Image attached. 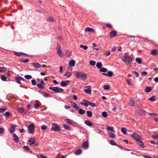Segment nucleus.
<instances>
[{
	"label": "nucleus",
	"mask_w": 158,
	"mask_h": 158,
	"mask_svg": "<svg viewBox=\"0 0 158 158\" xmlns=\"http://www.w3.org/2000/svg\"><path fill=\"white\" fill-rule=\"evenodd\" d=\"M75 76L77 77L81 78L83 81L86 80L87 77L85 73H84L81 72H76Z\"/></svg>",
	"instance_id": "nucleus-1"
},
{
	"label": "nucleus",
	"mask_w": 158,
	"mask_h": 158,
	"mask_svg": "<svg viewBox=\"0 0 158 158\" xmlns=\"http://www.w3.org/2000/svg\"><path fill=\"white\" fill-rule=\"evenodd\" d=\"M122 60L126 64L130 63L132 61V58L129 56H127V55H124V58H123Z\"/></svg>",
	"instance_id": "nucleus-2"
},
{
	"label": "nucleus",
	"mask_w": 158,
	"mask_h": 158,
	"mask_svg": "<svg viewBox=\"0 0 158 158\" xmlns=\"http://www.w3.org/2000/svg\"><path fill=\"white\" fill-rule=\"evenodd\" d=\"M49 89L56 93L61 92L63 90V89L57 87H49Z\"/></svg>",
	"instance_id": "nucleus-3"
},
{
	"label": "nucleus",
	"mask_w": 158,
	"mask_h": 158,
	"mask_svg": "<svg viewBox=\"0 0 158 158\" xmlns=\"http://www.w3.org/2000/svg\"><path fill=\"white\" fill-rule=\"evenodd\" d=\"M51 129L54 131H60L61 130L60 127L57 124L55 123L52 124V128Z\"/></svg>",
	"instance_id": "nucleus-4"
},
{
	"label": "nucleus",
	"mask_w": 158,
	"mask_h": 158,
	"mask_svg": "<svg viewBox=\"0 0 158 158\" xmlns=\"http://www.w3.org/2000/svg\"><path fill=\"white\" fill-rule=\"evenodd\" d=\"M84 91L87 94H90L91 93V87L90 86H87L84 87Z\"/></svg>",
	"instance_id": "nucleus-5"
},
{
	"label": "nucleus",
	"mask_w": 158,
	"mask_h": 158,
	"mask_svg": "<svg viewBox=\"0 0 158 158\" xmlns=\"http://www.w3.org/2000/svg\"><path fill=\"white\" fill-rule=\"evenodd\" d=\"M131 136L134 139L136 142H137L141 138L140 136L136 133L134 132Z\"/></svg>",
	"instance_id": "nucleus-6"
},
{
	"label": "nucleus",
	"mask_w": 158,
	"mask_h": 158,
	"mask_svg": "<svg viewBox=\"0 0 158 158\" xmlns=\"http://www.w3.org/2000/svg\"><path fill=\"white\" fill-rule=\"evenodd\" d=\"M28 129L30 134H31L34 131V124H31L29 125L28 127Z\"/></svg>",
	"instance_id": "nucleus-7"
},
{
	"label": "nucleus",
	"mask_w": 158,
	"mask_h": 158,
	"mask_svg": "<svg viewBox=\"0 0 158 158\" xmlns=\"http://www.w3.org/2000/svg\"><path fill=\"white\" fill-rule=\"evenodd\" d=\"M69 83V80L62 81L60 83V85L62 87H65Z\"/></svg>",
	"instance_id": "nucleus-8"
},
{
	"label": "nucleus",
	"mask_w": 158,
	"mask_h": 158,
	"mask_svg": "<svg viewBox=\"0 0 158 158\" xmlns=\"http://www.w3.org/2000/svg\"><path fill=\"white\" fill-rule=\"evenodd\" d=\"M70 67H69L67 69L66 73L64 74V76L67 77H70L72 76L71 72H69L68 70V69L70 68Z\"/></svg>",
	"instance_id": "nucleus-9"
},
{
	"label": "nucleus",
	"mask_w": 158,
	"mask_h": 158,
	"mask_svg": "<svg viewBox=\"0 0 158 158\" xmlns=\"http://www.w3.org/2000/svg\"><path fill=\"white\" fill-rule=\"evenodd\" d=\"M83 100L84 103H81V104L86 107H88L89 105V102L85 99H83Z\"/></svg>",
	"instance_id": "nucleus-10"
},
{
	"label": "nucleus",
	"mask_w": 158,
	"mask_h": 158,
	"mask_svg": "<svg viewBox=\"0 0 158 158\" xmlns=\"http://www.w3.org/2000/svg\"><path fill=\"white\" fill-rule=\"evenodd\" d=\"M82 147L83 148L87 149L88 148L89 146V143L88 141H86L83 142L82 143Z\"/></svg>",
	"instance_id": "nucleus-11"
},
{
	"label": "nucleus",
	"mask_w": 158,
	"mask_h": 158,
	"mask_svg": "<svg viewBox=\"0 0 158 158\" xmlns=\"http://www.w3.org/2000/svg\"><path fill=\"white\" fill-rule=\"evenodd\" d=\"M28 142L30 145H31L35 143V140L34 138H31L29 139Z\"/></svg>",
	"instance_id": "nucleus-12"
},
{
	"label": "nucleus",
	"mask_w": 158,
	"mask_h": 158,
	"mask_svg": "<svg viewBox=\"0 0 158 158\" xmlns=\"http://www.w3.org/2000/svg\"><path fill=\"white\" fill-rule=\"evenodd\" d=\"M102 75L109 77H112L113 75V73L112 72L109 71L107 73H103Z\"/></svg>",
	"instance_id": "nucleus-13"
},
{
	"label": "nucleus",
	"mask_w": 158,
	"mask_h": 158,
	"mask_svg": "<svg viewBox=\"0 0 158 158\" xmlns=\"http://www.w3.org/2000/svg\"><path fill=\"white\" fill-rule=\"evenodd\" d=\"M15 128V126L14 125H12L11 126V127L10 128L9 131L11 134L13 133L14 132Z\"/></svg>",
	"instance_id": "nucleus-14"
},
{
	"label": "nucleus",
	"mask_w": 158,
	"mask_h": 158,
	"mask_svg": "<svg viewBox=\"0 0 158 158\" xmlns=\"http://www.w3.org/2000/svg\"><path fill=\"white\" fill-rule=\"evenodd\" d=\"M129 104L131 106H135L134 101L133 98H131L129 99Z\"/></svg>",
	"instance_id": "nucleus-15"
},
{
	"label": "nucleus",
	"mask_w": 158,
	"mask_h": 158,
	"mask_svg": "<svg viewBox=\"0 0 158 158\" xmlns=\"http://www.w3.org/2000/svg\"><path fill=\"white\" fill-rule=\"evenodd\" d=\"M138 143L139 146L141 148H144L145 146L143 143V142L140 139L137 142Z\"/></svg>",
	"instance_id": "nucleus-16"
},
{
	"label": "nucleus",
	"mask_w": 158,
	"mask_h": 158,
	"mask_svg": "<svg viewBox=\"0 0 158 158\" xmlns=\"http://www.w3.org/2000/svg\"><path fill=\"white\" fill-rule=\"evenodd\" d=\"M150 54L152 55H156L158 54V50L156 49H153L150 52Z\"/></svg>",
	"instance_id": "nucleus-17"
},
{
	"label": "nucleus",
	"mask_w": 158,
	"mask_h": 158,
	"mask_svg": "<svg viewBox=\"0 0 158 158\" xmlns=\"http://www.w3.org/2000/svg\"><path fill=\"white\" fill-rule=\"evenodd\" d=\"M13 137H14V140L16 143H18L19 142L18 137L15 134L13 135Z\"/></svg>",
	"instance_id": "nucleus-18"
},
{
	"label": "nucleus",
	"mask_w": 158,
	"mask_h": 158,
	"mask_svg": "<svg viewBox=\"0 0 158 158\" xmlns=\"http://www.w3.org/2000/svg\"><path fill=\"white\" fill-rule=\"evenodd\" d=\"M106 130L107 131H110L114 133L115 132L113 127H107Z\"/></svg>",
	"instance_id": "nucleus-19"
},
{
	"label": "nucleus",
	"mask_w": 158,
	"mask_h": 158,
	"mask_svg": "<svg viewBox=\"0 0 158 158\" xmlns=\"http://www.w3.org/2000/svg\"><path fill=\"white\" fill-rule=\"evenodd\" d=\"M109 34L110 37L112 38L115 36L116 35V33L115 31H113L110 32Z\"/></svg>",
	"instance_id": "nucleus-20"
},
{
	"label": "nucleus",
	"mask_w": 158,
	"mask_h": 158,
	"mask_svg": "<svg viewBox=\"0 0 158 158\" xmlns=\"http://www.w3.org/2000/svg\"><path fill=\"white\" fill-rule=\"evenodd\" d=\"M85 31H88L89 32H93L94 31V30L91 28L87 27L85 29Z\"/></svg>",
	"instance_id": "nucleus-21"
},
{
	"label": "nucleus",
	"mask_w": 158,
	"mask_h": 158,
	"mask_svg": "<svg viewBox=\"0 0 158 158\" xmlns=\"http://www.w3.org/2000/svg\"><path fill=\"white\" fill-rule=\"evenodd\" d=\"M85 123L89 127L92 126L93 125L92 123L90 122V121L88 120H85Z\"/></svg>",
	"instance_id": "nucleus-22"
},
{
	"label": "nucleus",
	"mask_w": 158,
	"mask_h": 158,
	"mask_svg": "<svg viewBox=\"0 0 158 158\" xmlns=\"http://www.w3.org/2000/svg\"><path fill=\"white\" fill-rule=\"evenodd\" d=\"M31 64L36 69L40 67V64L38 63L33 62L31 63Z\"/></svg>",
	"instance_id": "nucleus-23"
},
{
	"label": "nucleus",
	"mask_w": 158,
	"mask_h": 158,
	"mask_svg": "<svg viewBox=\"0 0 158 158\" xmlns=\"http://www.w3.org/2000/svg\"><path fill=\"white\" fill-rule=\"evenodd\" d=\"M121 131L124 134L126 135L127 134V130L125 127H122L121 129Z\"/></svg>",
	"instance_id": "nucleus-24"
},
{
	"label": "nucleus",
	"mask_w": 158,
	"mask_h": 158,
	"mask_svg": "<svg viewBox=\"0 0 158 158\" xmlns=\"http://www.w3.org/2000/svg\"><path fill=\"white\" fill-rule=\"evenodd\" d=\"M75 61L73 60H71L69 61V64L71 66H74L75 64Z\"/></svg>",
	"instance_id": "nucleus-25"
},
{
	"label": "nucleus",
	"mask_w": 158,
	"mask_h": 158,
	"mask_svg": "<svg viewBox=\"0 0 158 158\" xmlns=\"http://www.w3.org/2000/svg\"><path fill=\"white\" fill-rule=\"evenodd\" d=\"M108 134L110 138H114L115 137V135L111 132H108Z\"/></svg>",
	"instance_id": "nucleus-26"
},
{
	"label": "nucleus",
	"mask_w": 158,
	"mask_h": 158,
	"mask_svg": "<svg viewBox=\"0 0 158 158\" xmlns=\"http://www.w3.org/2000/svg\"><path fill=\"white\" fill-rule=\"evenodd\" d=\"M85 110L82 109H80L79 110L78 113L80 114H83L85 113Z\"/></svg>",
	"instance_id": "nucleus-27"
},
{
	"label": "nucleus",
	"mask_w": 158,
	"mask_h": 158,
	"mask_svg": "<svg viewBox=\"0 0 158 158\" xmlns=\"http://www.w3.org/2000/svg\"><path fill=\"white\" fill-rule=\"evenodd\" d=\"M40 93L45 97H49L50 95L45 92H40Z\"/></svg>",
	"instance_id": "nucleus-28"
},
{
	"label": "nucleus",
	"mask_w": 158,
	"mask_h": 158,
	"mask_svg": "<svg viewBox=\"0 0 158 158\" xmlns=\"http://www.w3.org/2000/svg\"><path fill=\"white\" fill-rule=\"evenodd\" d=\"M156 96H153L152 97L148 99V100L151 102L155 101H156Z\"/></svg>",
	"instance_id": "nucleus-29"
},
{
	"label": "nucleus",
	"mask_w": 158,
	"mask_h": 158,
	"mask_svg": "<svg viewBox=\"0 0 158 158\" xmlns=\"http://www.w3.org/2000/svg\"><path fill=\"white\" fill-rule=\"evenodd\" d=\"M136 61L139 64H140L142 63V60L140 58H136L135 59Z\"/></svg>",
	"instance_id": "nucleus-30"
},
{
	"label": "nucleus",
	"mask_w": 158,
	"mask_h": 158,
	"mask_svg": "<svg viewBox=\"0 0 158 158\" xmlns=\"http://www.w3.org/2000/svg\"><path fill=\"white\" fill-rule=\"evenodd\" d=\"M66 122L69 124V125H72L73 124V121L72 120L69 119H65Z\"/></svg>",
	"instance_id": "nucleus-31"
},
{
	"label": "nucleus",
	"mask_w": 158,
	"mask_h": 158,
	"mask_svg": "<svg viewBox=\"0 0 158 158\" xmlns=\"http://www.w3.org/2000/svg\"><path fill=\"white\" fill-rule=\"evenodd\" d=\"M96 67L98 69H100L102 66V63L101 62H98L96 64Z\"/></svg>",
	"instance_id": "nucleus-32"
},
{
	"label": "nucleus",
	"mask_w": 158,
	"mask_h": 158,
	"mask_svg": "<svg viewBox=\"0 0 158 158\" xmlns=\"http://www.w3.org/2000/svg\"><path fill=\"white\" fill-rule=\"evenodd\" d=\"M87 115L89 117H91L92 116V113L89 111H86Z\"/></svg>",
	"instance_id": "nucleus-33"
},
{
	"label": "nucleus",
	"mask_w": 158,
	"mask_h": 158,
	"mask_svg": "<svg viewBox=\"0 0 158 158\" xmlns=\"http://www.w3.org/2000/svg\"><path fill=\"white\" fill-rule=\"evenodd\" d=\"M107 71H108V70L107 69L104 68H101L99 70L100 71L103 73H105Z\"/></svg>",
	"instance_id": "nucleus-34"
},
{
	"label": "nucleus",
	"mask_w": 158,
	"mask_h": 158,
	"mask_svg": "<svg viewBox=\"0 0 158 158\" xmlns=\"http://www.w3.org/2000/svg\"><path fill=\"white\" fill-rule=\"evenodd\" d=\"M82 151L80 149H78L75 152V154L76 155H78L81 153Z\"/></svg>",
	"instance_id": "nucleus-35"
},
{
	"label": "nucleus",
	"mask_w": 158,
	"mask_h": 158,
	"mask_svg": "<svg viewBox=\"0 0 158 158\" xmlns=\"http://www.w3.org/2000/svg\"><path fill=\"white\" fill-rule=\"evenodd\" d=\"M152 90V88L151 87H147L145 90V92L146 93H149Z\"/></svg>",
	"instance_id": "nucleus-36"
},
{
	"label": "nucleus",
	"mask_w": 158,
	"mask_h": 158,
	"mask_svg": "<svg viewBox=\"0 0 158 158\" xmlns=\"http://www.w3.org/2000/svg\"><path fill=\"white\" fill-rule=\"evenodd\" d=\"M44 85V83L43 79H41L40 80V89L43 88H44V86H43V85Z\"/></svg>",
	"instance_id": "nucleus-37"
},
{
	"label": "nucleus",
	"mask_w": 158,
	"mask_h": 158,
	"mask_svg": "<svg viewBox=\"0 0 158 158\" xmlns=\"http://www.w3.org/2000/svg\"><path fill=\"white\" fill-rule=\"evenodd\" d=\"M1 79L2 81H6L7 78L5 76L3 75H2L1 76Z\"/></svg>",
	"instance_id": "nucleus-38"
},
{
	"label": "nucleus",
	"mask_w": 158,
	"mask_h": 158,
	"mask_svg": "<svg viewBox=\"0 0 158 158\" xmlns=\"http://www.w3.org/2000/svg\"><path fill=\"white\" fill-rule=\"evenodd\" d=\"M7 108L6 107H4L3 108H0V113H3L5 111Z\"/></svg>",
	"instance_id": "nucleus-39"
},
{
	"label": "nucleus",
	"mask_w": 158,
	"mask_h": 158,
	"mask_svg": "<svg viewBox=\"0 0 158 158\" xmlns=\"http://www.w3.org/2000/svg\"><path fill=\"white\" fill-rule=\"evenodd\" d=\"M63 127L65 129L67 130L70 129V127L69 126L65 124H64Z\"/></svg>",
	"instance_id": "nucleus-40"
},
{
	"label": "nucleus",
	"mask_w": 158,
	"mask_h": 158,
	"mask_svg": "<svg viewBox=\"0 0 158 158\" xmlns=\"http://www.w3.org/2000/svg\"><path fill=\"white\" fill-rule=\"evenodd\" d=\"M80 47L85 50H86L88 48V47L87 46L83 45L82 44L80 45Z\"/></svg>",
	"instance_id": "nucleus-41"
},
{
	"label": "nucleus",
	"mask_w": 158,
	"mask_h": 158,
	"mask_svg": "<svg viewBox=\"0 0 158 158\" xmlns=\"http://www.w3.org/2000/svg\"><path fill=\"white\" fill-rule=\"evenodd\" d=\"M18 111L20 113H23L24 111V109L22 107L19 108L18 109Z\"/></svg>",
	"instance_id": "nucleus-42"
},
{
	"label": "nucleus",
	"mask_w": 158,
	"mask_h": 158,
	"mask_svg": "<svg viewBox=\"0 0 158 158\" xmlns=\"http://www.w3.org/2000/svg\"><path fill=\"white\" fill-rule=\"evenodd\" d=\"M89 64L92 66H94L95 65L96 62L93 60H90L89 63Z\"/></svg>",
	"instance_id": "nucleus-43"
},
{
	"label": "nucleus",
	"mask_w": 158,
	"mask_h": 158,
	"mask_svg": "<svg viewBox=\"0 0 158 158\" xmlns=\"http://www.w3.org/2000/svg\"><path fill=\"white\" fill-rule=\"evenodd\" d=\"M57 53L60 57H62L63 55H62V52L61 50H60H60L57 51Z\"/></svg>",
	"instance_id": "nucleus-44"
},
{
	"label": "nucleus",
	"mask_w": 158,
	"mask_h": 158,
	"mask_svg": "<svg viewBox=\"0 0 158 158\" xmlns=\"http://www.w3.org/2000/svg\"><path fill=\"white\" fill-rule=\"evenodd\" d=\"M110 143L112 145H116V143L113 140H111L110 141Z\"/></svg>",
	"instance_id": "nucleus-45"
},
{
	"label": "nucleus",
	"mask_w": 158,
	"mask_h": 158,
	"mask_svg": "<svg viewBox=\"0 0 158 158\" xmlns=\"http://www.w3.org/2000/svg\"><path fill=\"white\" fill-rule=\"evenodd\" d=\"M103 87L105 90H108L110 88V86L108 85H105Z\"/></svg>",
	"instance_id": "nucleus-46"
},
{
	"label": "nucleus",
	"mask_w": 158,
	"mask_h": 158,
	"mask_svg": "<svg viewBox=\"0 0 158 158\" xmlns=\"http://www.w3.org/2000/svg\"><path fill=\"white\" fill-rule=\"evenodd\" d=\"M47 21L49 22H53L54 21L52 17H50L47 19Z\"/></svg>",
	"instance_id": "nucleus-47"
},
{
	"label": "nucleus",
	"mask_w": 158,
	"mask_h": 158,
	"mask_svg": "<svg viewBox=\"0 0 158 158\" xmlns=\"http://www.w3.org/2000/svg\"><path fill=\"white\" fill-rule=\"evenodd\" d=\"M102 116L104 118L106 117L107 116V113L105 111L103 112L102 113Z\"/></svg>",
	"instance_id": "nucleus-48"
},
{
	"label": "nucleus",
	"mask_w": 158,
	"mask_h": 158,
	"mask_svg": "<svg viewBox=\"0 0 158 158\" xmlns=\"http://www.w3.org/2000/svg\"><path fill=\"white\" fill-rule=\"evenodd\" d=\"M110 54V52L109 51H106L104 53V54L106 56H109Z\"/></svg>",
	"instance_id": "nucleus-49"
},
{
	"label": "nucleus",
	"mask_w": 158,
	"mask_h": 158,
	"mask_svg": "<svg viewBox=\"0 0 158 158\" xmlns=\"http://www.w3.org/2000/svg\"><path fill=\"white\" fill-rule=\"evenodd\" d=\"M24 77L27 79H29L32 78V77L30 75H26L24 76Z\"/></svg>",
	"instance_id": "nucleus-50"
},
{
	"label": "nucleus",
	"mask_w": 158,
	"mask_h": 158,
	"mask_svg": "<svg viewBox=\"0 0 158 158\" xmlns=\"http://www.w3.org/2000/svg\"><path fill=\"white\" fill-rule=\"evenodd\" d=\"M23 149L27 151H28L30 150V148L27 146H24L23 147Z\"/></svg>",
	"instance_id": "nucleus-51"
},
{
	"label": "nucleus",
	"mask_w": 158,
	"mask_h": 158,
	"mask_svg": "<svg viewBox=\"0 0 158 158\" xmlns=\"http://www.w3.org/2000/svg\"><path fill=\"white\" fill-rule=\"evenodd\" d=\"M133 74L136 77H138L139 76V73L135 71L133 72Z\"/></svg>",
	"instance_id": "nucleus-52"
},
{
	"label": "nucleus",
	"mask_w": 158,
	"mask_h": 158,
	"mask_svg": "<svg viewBox=\"0 0 158 158\" xmlns=\"http://www.w3.org/2000/svg\"><path fill=\"white\" fill-rule=\"evenodd\" d=\"M89 105L93 107H95L96 106V105L95 103L94 102H89Z\"/></svg>",
	"instance_id": "nucleus-53"
},
{
	"label": "nucleus",
	"mask_w": 158,
	"mask_h": 158,
	"mask_svg": "<svg viewBox=\"0 0 158 158\" xmlns=\"http://www.w3.org/2000/svg\"><path fill=\"white\" fill-rule=\"evenodd\" d=\"M151 138L153 139H158V135H152L151 136Z\"/></svg>",
	"instance_id": "nucleus-54"
},
{
	"label": "nucleus",
	"mask_w": 158,
	"mask_h": 158,
	"mask_svg": "<svg viewBox=\"0 0 158 158\" xmlns=\"http://www.w3.org/2000/svg\"><path fill=\"white\" fill-rule=\"evenodd\" d=\"M15 80L19 84H21V82H20V79L19 78V77H16L15 78Z\"/></svg>",
	"instance_id": "nucleus-55"
},
{
	"label": "nucleus",
	"mask_w": 158,
	"mask_h": 158,
	"mask_svg": "<svg viewBox=\"0 0 158 158\" xmlns=\"http://www.w3.org/2000/svg\"><path fill=\"white\" fill-rule=\"evenodd\" d=\"M3 115H5L6 116L9 117L10 116V113L9 112L7 111V112H6L5 113L3 114Z\"/></svg>",
	"instance_id": "nucleus-56"
},
{
	"label": "nucleus",
	"mask_w": 158,
	"mask_h": 158,
	"mask_svg": "<svg viewBox=\"0 0 158 158\" xmlns=\"http://www.w3.org/2000/svg\"><path fill=\"white\" fill-rule=\"evenodd\" d=\"M106 27H108L109 28H111L112 27V25L110 24L109 23H107L106 24Z\"/></svg>",
	"instance_id": "nucleus-57"
},
{
	"label": "nucleus",
	"mask_w": 158,
	"mask_h": 158,
	"mask_svg": "<svg viewBox=\"0 0 158 158\" xmlns=\"http://www.w3.org/2000/svg\"><path fill=\"white\" fill-rule=\"evenodd\" d=\"M56 49L58 51V50L60 51V50H61V46H60V45L59 44H57V47Z\"/></svg>",
	"instance_id": "nucleus-58"
},
{
	"label": "nucleus",
	"mask_w": 158,
	"mask_h": 158,
	"mask_svg": "<svg viewBox=\"0 0 158 158\" xmlns=\"http://www.w3.org/2000/svg\"><path fill=\"white\" fill-rule=\"evenodd\" d=\"M31 82L32 84L34 85H35L36 84V81L34 79L32 80L31 81Z\"/></svg>",
	"instance_id": "nucleus-59"
},
{
	"label": "nucleus",
	"mask_w": 158,
	"mask_h": 158,
	"mask_svg": "<svg viewBox=\"0 0 158 158\" xmlns=\"http://www.w3.org/2000/svg\"><path fill=\"white\" fill-rule=\"evenodd\" d=\"M29 60L27 59L25 60H21V61L23 63H27L29 61Z\"/></svg>",
	"instance_id": "nucleus-60"
},
{
	"label": "nucleus",
	"mask_w": 158,
	"mask_h": 158,
	"mask_svg": "<svg viewBox=\"0 0 158 158\" xmlns=\"http://www.w3.org/2000/svg\"><path fill=\"white\" fill-rule=\"evenodd\" d=\"M148 114L150 116H151L154 115L158 116V114L155 113H149Z\"/></svg>",
	"instance_id": "nucleus-61"
},
{
	"label": "nucleus",
	"mask_w": 158,
	"mask_h": 158,
	"mask_svg": "<svg viewBox=\"0 0 158 158\" xmlns=\"http://www.w3.org/2000/svg\"><path fill=\"white\" fill-rule=\"evenodd\" d=\"M70 103L71 104V105L74 107V106H76V105H77L76 103L73 102H70Z\"/></svg>",
	"instance_id": "nucleus-62"
},
{
	"label": "nucleus",
	"mask_w": 158,
	"mask_h": 158,
	"mask_svg": "<svg viewBox=\"0 0 158 158\" xmlns=\"http://www.w3.org/2000/svg\"><path fill=\"white\" fill-rule=\"evenodd\" d=\"M5 69L4 67H0V72H3Z\"/></svg>",
	"instance_id": "nucleus-63"
},
{
	"label": "nucleus",
	"mask_w": 158,
	"mask_h": 158,
	"mask_svg": "<svg viewBox=\"0 0 158 158\" xmlns=\"http://www.w3.org/2000/svg\"><path fill=\"white\" fill-rule=\"evenodd\" d=\"M126 81L127 84L129 85H131V83L130 81L128 79H126Z\"/></svg>",
	"instance_id": "nucleus-64"
}]
</instances>
